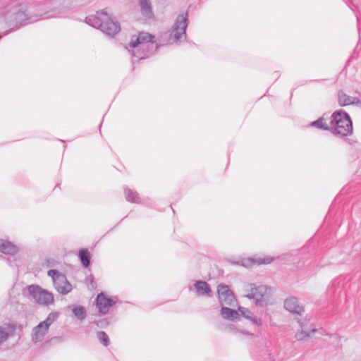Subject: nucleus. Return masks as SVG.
<instances>
[{"label":"nucleus","instance_id":"obj_1","mask_svg":"<svg viewBox=\"0 0 361 361\" xmlns=\"http://www.w3.org/2000/svg\"><path fill=\"white\" fill-rule=\"evenodd\" d=\"M87 24L93 27L98 28L105 35L114 37L121 31L120 23L114 21L104 11L97 12L96 15H92L86 17Z\"/></svg>","mask_w":361,"mask_h":361},{"label":"nucleus","instance_id":"obj_2","mask_svg":"<svg viewBox=\"0 0 361 361\" xmlns=\"http://www.w3.org/2000/svg\"><path fill=\"white\" fill-rule=\"evenodd\" d=\"M331 119V125L335 126L331 130L333 134L345 137L353 133L351 118L344 110L341 109L334 112Z\"/></svg>","mask_w":361,"mask_h":361},{"label":"nucleus","instance_id":"obj_3","mask_svg":"<svg viewBox=\"0 0 361 361\" xmlns=\"http://www.w3.org/2000/svg\"><path fill=\"white\" fill-rule=\"evenodd\" d=\"M188 27V13L178 16L171 28L170 37L175 43L180 42L186 39V28Z\"/></svg>","mask_w":361,"mask_h":361},{"label":"nucleus","instance_id":"obj_4","mask_svg":"<svg viewBox=\"0 0 361 361\" xmlns=\"http://www.w3.org/2000/svg\"><path fill=\"white\" fill-rule=\"evenodd\" d=\"M47 274L52 278L54 287L60 294L66 295L71 291L72 286L63 274L56 269H50Z\"/></svg>","mask_w":361,"mask_h":361},{"label":"nucleus","instance_id":"obj_5","mask_svg":"<svg viewBox=\"0 0 361 361\" xmlns=\"http://www.w3.org/2000/svg\"><path fill=\"white\" fill-rule=\"evenodd\" d=\"M27 290L30 295L39 304L49 305L54 302L53 295L38 285H30Z\"/></svg>","mask_w":361,"mask_h":361},{"label":"nucleus","instance_id":"obj_6","mask_svg":"<svg viewBox=\"0 0 361 361\" xmlns=\"http://www.w3.org/2000/svg\"><path fill=\"white\" fill-rule=\"evenodd\" d=\"M218 298L221 306H233L236 300L227 285L221 283L217 287Z\"/></svg>","mask_w":361,"mask_h":361},{"label":"nucleus","instance_id":"obj_7","mask_svg":"<svg viewBox=\"0 0 361 361\" xmlns=\"http://www.w3.org/2000/svg\"><path fill=\"white\" fill-rule=\"evenodd\" d=\"M117 301V298H109L104 293H101L97 295L96 299V305L99 312L105 314L108 313L109 308L112 307Z\"/></svg>","mask_w":361,"mask_h":361},{"label":"nucleus","instance_id":"obj_8","mask_svg":"<svg viewBox=\"0 0 361 361\" xmlns=\"http://www.w3.org/2000/svg\"><path fill=\"white\" fill-rule=\"evenodd\" d=\"M284 307L288 312L300 315L305 311L304 307L298 303V300L295 297L287 298L284 301Z\"/></svg>","mask_w":361,"mask_h":361},{"label":"nucleus","instance_id":"obj_9","mask_svg":"<svg viewBox=\"0 0 361 361\" xmlns=\"http://www.w3.org/2000/svg\"><path fill=\"white\" fill-rule=\"evenodd\" d=\"M267 288L265 286H259L251 289V293L247 295L250 299H253L256 305H258L265 301V295L267 294Z\"/></svg>","mask_w":361,"mask_h":361},{"label":"nucleus","instance_id":"obj_10","mask_svg":"<svg viewBox=\"0 0 361 361\" xmlns=\"http://www.w3.org/2000/svg\"><path fill=\"white\" fill-rule=\"evenodd\" d=\"M48 329L45 328L42 324H39L35 326L32 331V341L37 343L43 341Z\"/></svg>","mask_w":361,"mask_h":361},{"label":"nucleus","instance_id":"obj_11","mask_svg":"<svg viewBox=\"0 0 361 361\" xmlns=\"http://www.w3.org/2000/svg\"><path fill=\"white\" fill-rule=\"evenodd\" d=\"M154 37L148 33H140L138 37H132L130 42V47L135 48L140 44L142 47L145 46L146 42H150L152 41Z\"/></svg>","mask_w":361,"mask_h":361},{"label":"nucleus","instance_id":"obj_12","mask_svg":"<svg viewBox=\"0 0 361 361\" xmlns=\"http://www.w3.org/2000/svg\"><path fill=\"white\" fill-rule=\"evenodd\" d=\"M194 287L196 290L197 295H207L208 297L211 296L212 289L207 282L204 281H197L194 283Z\"/></svg>","mask_w":361,"mask_h":361},{"label":"nucleus","instance_id":"obj_13","mask_svg":"<svg viewBox=\"0 0 361 361\" xmlns=\"http://www.w3.org/2000/svg\"><path fill=\"white\" fill-rule=\"evenodd\" d=\"M18 251V247L11 242L0 239V252L5 255H14Z\"/></svg>","mask_w":361,"mask_h":361},{"label":"nucleus","instance_id":"obj_14","mask_svg":"<svg viewBox=\"0 0 361 361\" xmlns=\"http://www.w3.org/2000/svg\"><path fill=\"white\" fill-rule=\"evenodd\" d=\"M141 14L148 19L154 17L152 4L149 0H138Z\"/></svg>","mask_w":361,"mask_h":361},{"label":"nucleus","instance_id":"obj_15","mask_svg":"<svg viewBox=\"0 0 361 361\" xmlns=\"http://www.w3.org/2000/svg\"><path fill=\"white\" fill-rule=\"evenodd\" d=\"M221 315L224 319L231 321L239 319V314L236 310L224 306H221Z\"/></svg>","mask_w":361,"mask_h":361},{"label":"nucleus","instance_id":"obj_16","mask_svg":"<svg viewBox=\"0 0 361 361\" xmlns=\"http://www.w3.org/2000/svg\"><path fill=\"white\" fill-rule=\"evenodd\" d=\"M8 329L10 332L6 331L4 328L0 326V345L6 341L10 336L14 335L16 326L14 324H8Z\"/></svg>","mask_w":361,"mask_h":361},{"label":"nucleus","instance_id":"obj_17","mask_svg":"<svg viewBox=\"0 0 361 361\" xmlns=\"http://www.w3.org/2000/svg\"><path fill=\"white\" fill-rule=\"evenodd\" d=\"M238 311L243 315V317L252 321V323L257 325V326H261L262 325V319L256 316H254L253 314L248 309L239 307Z\"/></svg>","mask_w":361,"mask_h":361},{"label":"nucleus","instance_id":"obj_18","mask_svg":"<svg viewBox=\"0 0 361 361\" xmlns=\"http://www.w3.org/2000/svg\"><path fill=\"white\" fill-rule=\"evenodd\" d=\"M78 257L84 267L87 268L90 266L91 255L87 249H80L78 252Z\"/></svg>","mask_w":361,"mask_h":361},{"label":"nucleus","instance_id":"obj_19","mask_svg":"<svg viewBox=\"0 0 361 361\" xmlns=\"http://www.w3.org/2000/svg\"><path fill=\"white\" fill-rule=\"evenodd\" d=\"M125 195L128 202L136 204L140 203L139 194L136 191L127 188L125 190Z\"/></svg>","mask_w":361,"mask_h":361},{"label":"nucleus","instance_id":"obj_20","mask_svg":"<svg viewBox=\"0 0 361 361\" xmlns=\"http://www.w3.org/2000/svg\"><path fill=\"white\" fill-rule=\"evenodd\" d=\"M338 102L339 106H345L352 104L351 97L349 95H347L342 90H340L338 92Z\"/></svg>","mask_w":361,"mask_h":361},{"label":"nucleus","instance_id":"obj_21","mask_svg":"<svg viewBox=\"0 0 361 361\" xmlns=\"http://www.w3.org/2000/svg\"><path fill=\"white\" fill-rule=\"evenodd\" d=\"M72 312L75 317L80 321L85 319L87 316L85 308L81 305L73 306Z\"/></svg>","mask_w":361,"mask_h":361},{"label":"nucleus","instance_id":"obj_22","mask_svg":"<svg viewBox=\"0 0 361 361\" xmlns=\"http://www.w3.org/2000/svg\"><path fill=\"white\" fill-rule=\"evenodd\" d=\"M59 313L56 312H52L49 313L45 320L39 322L45 328L49 329V326L57 319Z\"/></svg>","mask_w":361,"mask_h":361},{"label":"nucleus","instance_id":"obj_23","mask_svg":"<svg viewBox=\"0 0 361 361\" xmlns=\"http://www.w3.org/2000/svg\"><path fill=\"white\" fill-rule=\"evenodd\" d=\"M312 126L323 129L325 130H331V128L326 124L325 119L322 117L318 118L317 121L312 122Z\"/></svg>","mask_w":361,"mask_h":361},{"label":"nucleus","instance_id":"obj_24","mask_svg":"<svg viewBox=\"0 0 361 361\" xmlns=\"http://www.w3.org/2000/svg\"><path fill=\"white\" fill-rule=\"evenodd\" d=\"M316 331L317 330L315 329H312L310 331H305L304 329H302L300 331H298L296 333L295 338L298 341H302L305 338L310 337V334L314 333V332H316Z\"/></svg>","mask_w":361,"mask_h":361},{"label":"nucleus","instance_id":"obj_25","mask_svg":"<svg viewBox=\"0 0 361 361\" xmlns=\"http://www.w3.org/2000/svg\"><path fill=\"white\" fill-rule=\"evenodd\" d=\"M97 337L104 346L106 347L109 345V338L104 331H98L97 333Z\"/></svg>","mask_w":361,"mask_h":361},{"label":"nucleus","instance_id":"obj_26","mask_svg":"<svg viewBox=\"0 0 361 361\" xmlns=\"http://www.w3.org/2000/svg\"><path fill=\"white\" fill-rule=\"evenodd\" d=\"M85 283L89 289L94 290L97 288V283L93 275L90 274L85 279Z\"/></svg>","mask_w":361,"mask_h":361},{"label":"nucleus","instance_id":"obj_27","mask_svg":"<svg viewBox=\"0 0 361 361\" xmlns=\"http://www.w3.org/2000/svg\"><path fill=\"white\" fill-rule=\"evenodd\" d=\"M273 261H274L273 257H263V258L259 257V258L255 259L254 260V263L257 264L258 265L267 264L272 262Z\"/></svg>","mask_w":361,"mask_h":361},{"label":"nucleus","instance_id":"obj_28","mask_svg":"<svg viewBox=\"0 0 361 361\" xmlns=\"http://www.w3.org/2000/svg\"><path fill=\"white\" fill-rule=\"evenodd\" d=\"M25 13L23 11H18L15 13L16 21H23L25 18Z\"/></svg>","mask_w":361,"mask_h":361},{"label":"nucleus","instance_id":"obj_29","mask_svg":"<svg viewBox=\"0 0 361 361\" xmlns=\"http://www.w3.org/2000/svg\"><path fill=\"white\" fill-rule=\"evenodd\" d=\"M360 99H359L357 97H351V102H352V104H355V105H357L358 106L360 104Z\"/></svg>","mask_w":361,"mask_h":361},{"label":"nucleus","instance_id":"obj_30","mask_svg":"<svg viewBox=\"0 0 361 361\" xmlns=\"http://www.w3.org/2000/svg\"><path fill=\"white\" fill-rule=\"evenodd\" d=\"M58 16H60V13H56V12L54 11V14L50 15L49 17H58Z\"/></svg>","mask_w":361,"mask_h":361},{"label":"nucleus","instance_id":"obj_31","mask_svg":"<svg viewBox=\"0 0 361 361\" xmlns=\"http://www.w3.org/2000/svg\"><path fill=\"white\" fill-rule=\"evenodd\" d=\"M99 322H96V323H97V326H99Z\"/></svg>","mask_w":361,"mask_h":361},{"label":"nucleus","instance_id":"obj_32","mask_svg":"<svg viewBox=\"0 0 361 361\" xmlns=\"http://www.w3.org/2000/svg\"><path fill=\"white\" fill-rule=\"evenodd\" d=\"M358 106H361V100H360V104Z\"/></svg>","mask_w":361,"mask_h":361}]
</instances>
